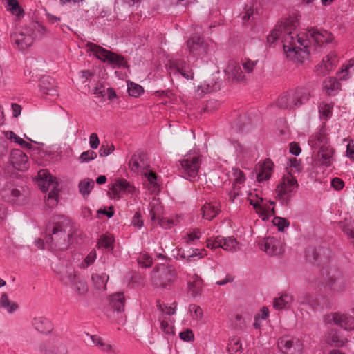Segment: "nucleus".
I'll return each mask as SVG.
<instances>
[{"label": "nucleus", "instance_id": "1", "mask_svg": "<svg viewBox=\"0 0 354 354\" xmlns=\"http://www.w3.org/2000/svg\"><path fill=\"white\" fill-rule=\"evenodd\" d=\"M299 21L296 17H290L281 19L272 31L268 35L267 41L274 44L281 39L283 47L287 57L290 59L303 63L308 59L307 50L309 41L301 37L296 30Z\"/></svg>", "mask_w": 354, "mask_h": 354}, {"label": "nucleus", "instance_id": "2", "mask_svg": "<svg viewBox=\"0 0 354 354\" xmlns=\"http://www.w3.org/2000/svg\"><path fill=\"white\" fill-rule=\"evenodd\" d=\"M75 227L64 215L53 216L46 227L45 242L50 249L64 250L72 243Z\"/></svg>", "mask_w": 354, "mask_h": 354}, {"label": "nucleus", "instance_id": "3", "mask_svg": "<svg viewBox=\"0 0 354 354\" xmlns=\"http://www.w3.org/2000/svg\"><path fill=\"white\" fill-rule=\"evenodd\" d=\"M46 33L47 30L41 24L30 21L19 31L12 33L10 41L15 48L24 51L28 49L35 39L42 38Z\"/></svg>", "mask_w": 354, "mask_h": 354}, {"label": "nucleus", "instance_id": "4", "mask_svg": "<svg viewBox=\"0 0 354 354\" xmlns=\"http://www.w3.org/2000/svg\"><path fill=\"white\" fill-rule=\"evenodd\" d=\"M179 171L181 176L189 180L196 181L202 163V156L198 151H189L179 160Z\"/></svg>", "mask_w": 354, "mask_h": 354}, {"label": "nucleus", "instance_id": "5", "mask_svg": "<svg viewBox=\"0 0 354 354\" xmlns=\"http://www.w3.org/2000/svg\"><path fill=\"white\" fill-rule=\"evenodd\" d=\"M310 97L308 89L297 88L282 94L277 101V105L281 109H295L307 102Z\"/></svg>", "mask_w": 354, "mask_h": 354}, {"label": "nucleus", "instance_id": "6", "mask_svg": "<svg viewBox=\"0 0 354 354\" xmlns=\"http://www.w3.org/2000/svg\"><path fill=\"white\" fill-rule=\"evenodd\" d=\"M321 274L326 286L333 292H343L348 284V278L335 266H330L323 268Z\"/></svg>", "mask_w": 354, "mask_h": 354}, {"label": "nucleus", "instance_id": "7", "mask_svg": "<svg viewBox=\"0 0 354 354\" xmlns=\"http://www.w3.org/2000/svg\"><path fill=\"white\" fill-rule=\"evenodd\" d=\"M86 48L88 50L100 60L103 62H108L113 68L120 67H127V62L124 57L119 55L113 52L108 50L103 47L92 43L88 42Z\"/></svg>", "mask_w": 354, "mask_h": 354}, {"label": "nucleus", "instance_id": "8", "mask_svg": "<svg viewBox=\"0 0 354 354\" xmlns=\"http://www.w3.org/2000/svg\"><path fill=\"white\" fill-rule=\"evenodd\" d=\"M151 283L156 288H168L176 280L177 272L171 265H162L153 270L151 274Z\"/></svg>", "mask_w": 354, "mask_h": 354}, {"label": "nucleus", "instance_id": "9", "mask_svg": "<svg viewBox=\"0 0 354 354\" xmlns=\"http://www.w3.org/2000/svg\"><path fill=\"white\" fill-rule=\"evenodd\" d=\"M39 186L44 192H48L47 205L53 207L57 203L58 183L56 178L52 176L46 170H41L39 172Z\"/></svg>", "mask_w": 354, "mask_h": 354}, {"label": "nucleus", "instance_id": "10", "mask_svg": "<svg viewBox=\"0 0 354 354\" xmlns=\"http://www.w3.org/2000/svg\"><path fill=\"white\" fill-rule=\"evenodd\" d=\"M298 187L296 178L290 173L285 176L276 187L277 198L283 205H288Z\"/></svg>", "mask_w": 354, "mask_h": 354}, {"label": "nucleus", "instance_id": "11", "mask_svg": "<svg viewBox=\"0 0 354 354\" xmlns=\"http://www.w3.org/2000/svg\"><path fill=\"white\" fill-rule=\"evenodd\" d=\"M301 37H302L304 39H308L309 41L308 45V47L307 48L308 51V56L310 55L311 48L310 45L312 42H313L314 45L317 47H320L324 44L331 43L334 39L333 35L327 30L314 28L309 30L306 36L302 35H301Z\"/></svg>", "mask_w": 354, "mask_h": 354}, {"label": "nucleus", "instance_id": "12", "mask_svg": "<svg viewBox=\"0 0 354 354\" xmlns=\"http://www.w3.org/2000/svg\"><path fill=\"white\" fill-rule=\"evenodd\" d=\"M187 47L189 55L203 58L209 52V45L204 39L198 35H193L187 41Z\"/></svg>", "mask_w": 354, "mask_h": 354}, {"label": "nucleus", "instance_id": "13", "mask_svg": "<svg viewBox=\"0 0 354 354\" xmlns=\"http://www.w3.org/2000/svg\"><path fill=\"white\" fill-rule=\"evenodd\" d=\"M162 207L158 200H154L150 204V217L151 221H158L159 225L166 229H170L173 225L171 218H163L161 216Z\"/></svg>", "mask_w": 354, "mask_h": 354}, {"label": "nucleus", "instance_id": "14", "mask_svg": "<svg viewBox=\"0 0 354 354\" xmlns=\"http://www.w3.org/2000/svg\"><path fill=\"white\" fill-rule=\"evenodd\" d=\"M10 162L13 167L19 171H26L29 168L28 158L20 149H15L10 151Z\"/></svg>", "mask_w": 354, "mask_h": 354}, {"label": "nucleus", "instance_id": "15", "mask_svg": "<svg viewBox=\"0 0 354 354\" xmlns=\"http://www.w3.org/2000/svg\"><path fill=\"white\" fill-rule=\"evenodd\" d=\"M335 149L330 146L322 147L319 149L315 158L316 164L319 166L328 167L331 166L334 158Z\"/></svg>", "mask_w": 354, "mask_h": 354}, {"label": "nucleus", "instance_id": "16", "mask_svg": "<svg viewBox=\"0 0 354 354\" xmlns=\"http://www.w3.org/2000/svg\"><path fill=\"white\" fill-rule=\"evenodd\" d=\"M111 197L114 199H120L124 192L133 194L135 187L131 185L127 180L120 178L115 180L110 188Z\"/></svg>", "mask_w": 354, "mask_h": 354}, {"label": "nucleus", "instance_id": "17", "mask_svg": "<svg viewBox=\"0 0 354 354\" xmlns=\"http://www.w3.org/2000/svg\"><path fill=\"white\" fill-rule=\"evenodd\" d=\"M170 68L180 74L186 80L194 78L193 70L183 59H174L170 61Z\"/></svg>", "mask_w": 354, "mask_h": 354}, {"label": "nucleus", "instance_id": "18", "mask_svg": "<svg viewBox=\"0 0 354 354\" xmlns=\"http://www.w3.org/2000/svg\"><path fill=\"white\" fill-rule=\"evenodd\" d=\"M261 249L270 256L278 255L282 252L280 241L274 237H267L259 242Z\"/></svg>", "mask_w": 354, "mask_h": 354}, {"label": "nucleus", "instance_id": "19", "mask_svg": "<svg viewBox=\"0 0 354 354\" xmlns=\"http://www.w3.org/2000/svg\"><path fill=\"white\" fill-rule=\"evenodd\" d=\"M126 299L123 292H117L111 295L109 308L113 313H116L120 318L122 317L124 311Z\"/></svg>", "mask_w": 354, "mask_h": 354}, {"label": "nucleus", "instance_id": "20", "mask_svg": "<svg viewBox=\"0 0 354 354\" xmlns=\"http://www.w3.org/2000/svg\"><path fill=\"white\" fill-rule=\"evenodd\" d=\"M39 350L44 354H67L68 350L66 345L61 340L42 344Z\"/></svg>", "mask_w": 354, "mask_h": 354}, {"label": "nucleus", "instance_id": "21", "mask_svg": "<svg viewBox=\"0 0 354 354\" xmlns=\"http://www.w3.org/2000/svg\"><path fill=\"white\" fill-rule=\"evenodd\" d=\"M60 281L65 286H71L76 280H77L80 275L75 268L71 265L66 266L60 272Z\"/></svg>", "mask_w": 354, "mask_h": 354}, {"label": "nucleus", "instance_id": "22", "mask_svg": "<svg viewBox=\"0 0 354 354\" xmlns=\"http://www.w3.org/2000/svg\"><path fill=\"white\" fill-rule=\"evenodd\" d=\"M225 72L228 79H231L236 82H241L245 80V75L241 70L240 64L234 60L229 61Z\"/></svg>", "mask_w": 354, "mask_h": 354}, {"label": "nucleus", "instance_id": "23", "mask_svg": "<svg viewBox=\"0 0 354 354\" xmlns=\"http://www.w3.org/2000/svg\"><path fill=\"white\" fill-rule=\"evenodd\" d=\"M329 254V250L325 247H319L315 249L309 248L306 250V257L308 261L324 262V260H328Z\"/></svg>", "mask_w": 354, "mask_h": 354}, {"label": "nucleus", "instance_id": "24", "mask_svg": "<svg viewBox=\"0 0 354 354\" xmlns=\"http://www.w3.org/2000/svg\"><path fill=\"white\" fill-rule=\"evenodd\" d=\"M335 324L346 330L351 331L354 329V317L347 314L335 313L333 315Z\"/></svg>", "mask_w": 354, "mask_h": 354}, {"label": "nucleus", "instance_id": "25", "mask_svg": "<svg viewBox=\"0 0 354 354\" xmlns=\"http://www.w3.org/2000/svg\"><path fill=\"white\" fill-rule=\"evenodd\" d=\"M32 325L37 331L44 334H48L53 330L51 321L43 316L33 318Z\"/></svg>", "mask_w": 354, "mask_h": 354}, {"label": "nucleus", "instance_id": "26", "mask_svg": "<svg viewBox=\"0 0 354 354\" xmlns=\"http://www.w3.org/2000/svg\"><path fill=\"white\" fill-rule=\"evenodd\" d=\"M278 346L286 354H295L296 351H299L301 344L299 341L295 343L292 339L283 337L278 340Z\"/></svg>", "mask_w": 354, "mask_h": 354}, {"label": "nucleus", "instance_id": "27", "mask_svg": "<svg viewBox=\"0 0 354 354\" xmlns=\"http://www.w3.org/2000/svg\"><path fill=\"white\" fill-rule=\"evenodd\" d=\"M39 86L40 91L46 95L50 96L57 95L55 80L50 76H44L39 80Z\"/></svg>", "mask_w": 354, "mask_h": 354}, {"label": "nucleus", "instance_id": "28", "mask_svg": "<svg viewBox=\"0 0 354 354\" xmlns=\"http://www.w3.org/2000/svg\"><path fill=\"white\" fill-rule=\"evenodd\" d=\"M337 62V55L334 51L323 58L322 62L317 66V71L324 75L329 73Z\"/></svg>", "mask_w": 354, "mask_h": 354}, {"label": "nucleus", "instance_id": "29", "mask_svg": "<svg viewBox=\"0 0 354 354\" xmlns=\"http://www.w3.org/2000/svg\"><path fill=\"white\" fill-rule=\"evenodd\" d=\"M309 143L313 148L329 146V138L325 133L324 129H320L319 131L314 133L309 138Z\"/></svg>", "mask_w": 354, "mask_h": 354}, {"label": "nucleus", "instance_id": "30", "mask_svg": "<svg viewBox=\"0 0 354 354\" xmlns=\"http://www.w3.org/2000/svg\"><path fill=\"white\" fill-rule=\"evenodd\" d=\"M145 165V153L140 150L136 151L129 162V169L135 173L139 172L140 169H144Z\"/></svg>", "mask_w": 354, "mask_h": 354}, {"label": "nucleus", "instance_id": "31", "mask_svg": "<svg viewBox=\"0 0 354 354\" xmlns=\"http://www.w3.org/2000/svg\"><path fill=\"white\" fill-rule=\"evenodd\" d=\"M274 164L270 159H266L263 163L260 165L259 171L257 174V179L259 182L268 180L272 173Z\"/></svg>", "mask_w": 354, "mask_h": 354}, {"label": "nucleus", "instance_id": "32", "mask_svg": "<svg viewBox=\"0 0 354 354\" xmlns=\"http://www.w3.org/2000/svg\"><path fill=\"white\" fill-rule=\"evenodd\" d=\"M324 89L327 95H335L340 88V84L335 77H329L324 80L323 82Z\"/></svg>", "mask_w": 354, "mask_h": 354}, {"label": "nucleus", "instance_id": "33", "mask_svg": "<svg viewBox=\"0 0 354 354\" xmlns=\"http://www.w3.org/2000/svg\"><path fill=\"white\" fill-rule=\"evenodd\" d=\"M300 303L303 304H308L314 309H317L319 307H323L324 303L322 301L326 300V298H318L316 295L306 293L299 297Z\"/></svg>", "mask_w": 354, "mask_h": 354}, {"label": "nucleus", "instance_id": "34", "mask_svg": "<svg viewBox=\"0 0 354 354\" xmlns=\"http://www.w3.org/2000/svg\"><path fill=\"white\" fill-rule=\"evenodd\" d=\"M244 12L243 13L242 19L243 21L253 20L255 19L256 15H259L257 9V2L254 0H247L244 8Z\"/></svg>", "mask_w": 354, "mask_h": 354}, {"label": "nucleus", "instance_id": "35", "mask_svg": "<svg viewBox=\"0 0 354 354\" xmlns=\"http://www.w3.org/2000/svg\"><path fill=\"white\" fill-rule=\"evenodd\" d=\"M0 308H4L8 313H13L19 308L17 303L12 302L6 293H2L0 298Z\"/></svg>", "mask_w": 354, "mask_h": 354}, {"label": "nucleus", "instance_id": "36", "mask_svg": "<svg viewBox=\"0 0 354 354\" xmlns=\"http://www.w3.org/2000/svg\"><path fill=\"white\" fill-rule=\"evenodd\" d=\"M203 218L206 220L213 219L218 213V207L212 203H205L201 208Z\"/></svg>", "mask_w": 354, "mask_h": 354}, {"label": "nucleus", "instance_id": "37", "mask_svg": "<svg viewBox=\"0 0 354 354\" xmlns=\"http://www.w3.org/2000/svg\"><path fill=\"white\" fill-rule=\"evenodd\" d=\"M70 288L79 296H84L88 292L87 283L81 277L70 286Z\"/></svg>", "mask_w": 354, "mask_h": 354}, {"label": "nucleus", "instance_id": "38", "mask_svg": "<svg viewBox=\"0 0 354 354\" xmlns=\"http://www.w3.org/2000/svg\"><path fill=\"white\" fill-rule=\"evenodd\" d=\"M293 300L292 296L283 293L280 297L275 298L273 301L274 308L277 310H281L286 308V306L290 304Z\"/></svg>", "mask_w": 354, "mask_h": 354}, {"label": "nucleus", "instance_id": "39", "mask_svg": "<svg viewBox=\"0 0 354 354\" xmlns=\"http://www.w3.org/2000/svg\"><path fill=\"white\" fill-rule=\"evenodd\" d=\"M91 339H92V342L95 346H96L100 351L107 353H115L113 346L111 344L104 342L100 337L97 335H91Z\"/></svg>", "mask_w": 354, "mask_h": 354}, {"label": "nucleus", "instance_id": "40", "mask_svg": "<svg viewBox=\"0 0 354 354\" xmlns=\"http://www.w3.org/2000/svg\"><path fill=\"white\" fill-rule=\"evenodd\" d=\"M92 280L95 284V286L98 290H105L106 283L109 280V276L106 273L101 274H93Z\"/></svg>", "mask_w": 354, "mask_h": 354}, {"label": "nucleus", "instance_id": "41", "mask_svg": "<svg viewBox=\"0 0 354 354\" xmlns=\"http://www.w3.org/2000/svg\"><path fill=\"white\" fill-rule=\"evenodd\" d=\"M203 281L201 277L196 276L192 282H188L189 292L193 297H197L201 294Z\"/></svg>", "mask_w": 354, "mask_h": 354}, {"label": "nucleus", "instance_id": "42", "mask_svg": "<svg viewBox=\"0 0 354 354\" xmlns=\"http://www.w3.org/2000/svg\"><path fill=\"white\" fill-rule=\"evenodd\" d=\"M95 183L91 178H85L80 181L78 185V188L80 194L84 196H87L94 187Z\"/></svg>", "mask_w": 354, "mask_h": 354}, {"label": "nucleus", "instance_id": "43", "mask_svg": "<svg viewBox=\"0 0 354 354\" xmlns=\"http://www.w3.org/2000/svg\"><path fill=\"white\" fill-rule=\"evenodd\" d=\"M115 239L111 234L102 235L98 239L97 245L99 248H104L109 250H113L114 247Z\"/></svg>", "mask_w": 354, "mask_h": 354}, {"label": "nucleus", "instance_id": "44", "mask_svg": "<svg viewBox=\"0 0 354 354\" xmlns=\"http://www.w3.org/2000/svg\"><path fill=\"white\" fill-rule=\"evenodd\" d=\"M250 205H252L254 209H260L262 211V212L266 215H273L274 214V207H270L271 205H273L275 204L273 201H270V205H261L258 201L256 203H254L253 201H250Z\"/></svg>", "mask_w": 354, "mask_h": 354}, {"label": "nucleus", "instance_id": "45", "mask_svg": "<svg viewBox=\"0 0 354 354\" xmlns=\"http://www.w3.org/2000/svg\"><path fill=\"white\" fill-rule=\"evenodd\" d=\"M333 103H326L322 102L318 106L319 113L324 117V120H327L332 115Z\"/></svg>", "mask_w": 354, "mask_h": 354}, {"label": "nucleus", "instance_id": "46", "mask_svg": "<svg viewBox=\"0 0 354 354\" xmlns=\"http://www.w3.org/2000/svg\"><path fill=\"white\" fill-rule=\"evenodd\" d=\"M227 349L229 354H234L237 352H241L242 351V344L240 339L236 337L230 339Z\"/></svg>", "mask_w": 354, "mask_h": 354}, {"label": "nucleus", "instance_id": "47", "mask_svg": "<svg viewBox=\"0 0 354 354\" xmlns=\"http://www.w3.org/2000/svg\"><path fill=\"white\" fill-rule=\"evenodd\" d=\"M222 248L227 251H235L237 249L238 242L233 236L223 238Z\"/></svg>", "mask_w": 354, "mask_h": 354}, {"label": "nucleus", "instance_id": "48", "mask_svg": "<svg viewBox=\"0 0 354 354\" xmlns=\"http://www.w3.org/2000/svg\"><path fill=\"white\" fill-rule=\"evenodd\" d=\"M354 65V62L353 60H350L348 63L344 64L342 66V68L339 71L337 72V77L339 80H347L350 77V72L349 70Z\"/></svg>", "mask_w": 354, "mask_h": 354}, {"label": "nucleus", "instance_id": "49", "mask_svg": "<svg viewBox=\"0 0 354 354\" xmlns=\"http://www.w3.org/2000/svg\"><path fill=\"white\" fill-rule=\"evenodd\" d=\"M137 261L138 263L142 268H149L153 264L152 257L146 252H140Z\"/></svg>", "mask_w": 354, "mask_h": 354}, {"label": "nucleus", "instance_id": "50", "mask_svg": "<svg viewBox=\"0 0 354 354\" xmlns=\"http://www.w3.org/2000/svg\"><path fill=\"white\" fill-rule=\"evenodd\" d=\"M127 86L128 93L129 95L132 97H138L144 92L143 88L140 85L134 82H128Z\"/></svg>", "mask_w": 354, "mask_h": 354}, {"label": "nucleus", "instance_id": "51", "mask_svg": "<svg viewBox=\"0 0 354 354\" xmlns=\"http://www.w3.org/2000/svg\"><path fill=\"white\" fill-rule=\"evenodd\" d=\"M330 339L331 344L337 347L344 346L348 342V339L346 338L342 337L337 331L333 332L330 334Z\"/></svg>", "mask_w": 354, "mask_h": 354}, {"label": "nucleus", "instance_id": "52", "mask_svg": "<svg viewBox=\"0 0 354 354\" xmlns=\"http://www.w3.org/2000/svg\"><path fill=\"white\" fill-rule=\"evenodd\" d=\"M158 319L160 322V328L165 334L173 335L174 333L173 330L174 326L169 323L164 315L160 316Z\"/></svg>", "mask_w": 354, "mask_h": 354}, {"label": "nucleus", "instance_id": "53", "mask_svg": "<svg viewBox=\"0 0 354 354\" xmlns=\"http://www.w3.org/2000/svg\"><path fill=\"white\" fill-rule=\"evenodd\" d=\"M244 194L241 190L240 185H233L232 189L229 192V200L231 202H234L236 199L239 198L241 196H243Z\"/></svg>", "mask_w": 354, "mask_h": 354}, {"label": "nucleus", "instance_id": "54", "mask_svg": "<svg viewBox=\"0 0 354 354\" xmlns=\"http://www.w3.org/2000/svg\"><path fill=\"white\" fill-rule=\"evenodd\" d=\"M97 153L94 151L89 149L86 151H84L81 153L80 157L78 158V160L81 162H88L93 160H95L97 158Z\"/></svg>", "mask_w": 354, "mask_h": 354}, {"label": "nucleus", "instance_id": "55", "mask_svg": "<svg viewBox=\"0 0 354 354\" xmlns=\"http://www.w3.org/2000/svg\"><path fill=\"white\" fill-rule=\"evenodd\" d=\"M201 235V231L196 229L187 232L184 239L187 244H192L197 241L200 239Z\"/></svg>", "mask_w": 354, "mask_h": 354}, {"label": "nucleus", "instance_id": "56", "mask_svg": "<svg viewBox=\"0 0 354 354\" xmlns=\"http://www.w3.org/2000/svg\"><path fill=\"white\" fill-rule=\"evenodd\" d=\"M272 223L278 227L279 232H283L284 228L290 225L289 221L286 218L278 216L274 218Z\"/></svg>", "mask_w": 354, "mask_h": 354}, {"label": "nucleus", "instance_id": "57", "mask_svg": "<svg viewBox=\"0 0 354 354\" xmlns=\"http://www.w3.org/2000/svg\"><path fill=\"white\" fill-rule=\"evenodd\" d=\"M348 142L346 145V156L351 160L354 161V140L344 138V142Z\"/></svg>", "mask_w": 354, "mask_h": 354}, {"label": "nucleus", "instance_id": "58", "mask_svg": "<svg viewBox=\"0 0 354 354\" xmlns=\"http://www.w3.org/2000/svg\"><path fill=\"white\" fill-rule=\"evenodd\" d=\"M8 5L11 12L17 16L23 14L24 10L20 8L17 0H8Z\"/></svg>", "mask_w": 354, "mask_h": 354}, {"label": "nucleus", "instance_id": "59", "mask_svg": "<svg viewBox=\"0 0 354 354\" xmlns=\"http://www.w3.org/2000/svg\"><path fill=\"white\" fill-rule=\"evenodd\" d=\"M189 310L191 315L194 319H201L203 316V310L199 306L191 304L189 306Z\"/></svg>", "mask_w": 354, "mask_h": 354}, {"label": "nucleus", "instance_id": "60", "mask_svg": "<svg viewBox=\"0 0 354 354\" xmlns=\"http://www.w3.org/2000/svg\"><path fill=\"white\" fill-rule=\"evenodd\" d=\"M233 176L234 177V182L233 185H241L245 180V176L244 173L239 169H233Z\"/></svg>", "mask_w": 354, "mask_h": 354}, {"label": "nucleus", "instance_id": "61", "mask_svg": "<svg viewBox=\"0 0 354 354\" xmlns=\"http://www.w3.org/2000/svg\"><path fill=\"white\" fill-rule=\"evenodd\" d=\"M223 237L220 236H216L214 239H207V247L211 249H215L218 248H222Z\"/></svg>", "mask_w": 354, "mask_h": 354}, {"label": "nucleus", "instance_id": "62", "mask_svg": "<svg viewBox=\"0 0 354 354\" xmlns=\"http://www.w3.org/2000/svg\"><path fill=\"white\" fill-rule=\"evenodd\" d=\"M288 165L294 171L299 172L302 170L301 161L300 159L296 158H290Z\"/></svg>", "mask_w": 354, "mask_h": 354}, {"label": "nucleus", "instance_id": "63", "mask_svg": "<svg viewBox=\"0 0 354 354\" xmlns=\"http://www.w3.org/2000/svg\"><path fill=\"white\" fill-rule=\"evenodd\" d=\"M180 339L185 342H191L194 339V335L192 330L189 328L186 329L185 331L180 332L179 334Z\"/></svg>", "mask_w": 354, "mask_h": 354}, {"label": "nucleus", "instance_id": "64", "mask_svg": "<svg viewBox=\"0 0 354 354\" xmlns=\"http://www.w3.org/2000/svg\"><path fill=\"white\" fill-rule=\"evenodd\" d=\"M131 224L138 228H140L143 226L144 222L140 212H136L135 213L132 218Z\"/></svg>", "mask_w": 354, "mask_h": 354}]
</instances>
